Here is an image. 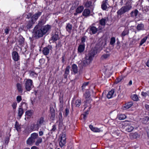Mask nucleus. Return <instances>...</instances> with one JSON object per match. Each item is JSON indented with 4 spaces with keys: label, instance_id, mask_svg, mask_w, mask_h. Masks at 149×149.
I'll list each match as a JSON object with an SVG mask.
<instances>
[{
    "label": "nucleus",
    "instance_id": "obj_1",
    "mask_svg": "<svg viewBox=\"0 0 149 149\" xmlns=\"http://www.w3.org/2000/svg\"><path fill=\"white\" fill-rule=\"evenodd\" d=\"M51 25L47 24L43 27H39L36 26L33 31V37L36 39H39L43 37L51 29Z\"/></svg>",
    "mask_w": 149,
    "mask_h": 149
},
{
    "label": "nucleus",
    "instance_id": "obj_2",
    "mask_svg": "<svg viewBox=\"0 0 149 149\" xmlns=\"http://www.w3.org/2000/svg\"><path fill=\"white\" fill-rule=\"evenodd\" d=\"M97 53V50L96 48L92 49L89 53L86 55L84 61L83 63L85 65L89 64L92 60L93 58Z\"/></svg>",
    "mask_w": 149,
    "mask_h": 149
},
{
    "label": "nucleus",
    "instance_id": "obj_3",
    "mask_svg": "<svg viewBox=\"0 0 149 149\" xmlns=\"http://www.w3.org/2000/svg\"><path fill=\"white\" fill-rule=\"evenodd\" d=\"M38 136L37 133H32L26 141V143L29 145H32L35 142L36 139H38Z\"/></svg>",
    "mask_w": 149,
    "mask_h": 149
},
{
    "label": "nucleus",
    "instance_id": "obj_4",
    "mask_svg": "<svg viewBox=\"0 0 149 149\" xmlns=\"http://www.w3.org/2000/svg\"><path fill=\"white\" fill-rule=\"evenodd\" d=\"M132 8V6L130 5L123 6L118 11L117 14L118 15H121L125 13L128 12Z\"/></svg>",
    "mask_w": 149,
    "mask_h": 149
},
{
    "label": "nucleus",
    "instance_id": "obj_5",
    "mask_svg": "<svg viewBox=\"0 0 149 149\" xmlns=\"http://www.w3.org/2000/svg\"><path fill=\"white\" fill-rule=\"evenodd\" d=\"M42 12H38L36 13L35 14L32 15V14L29 13L28 15H27V18H31V20L33 21V22H35L38 19V18L42 15Z\"/></svg>",
    "mask_w": 149,
    "mask_h": 149
},
{
    "label": "nucleus",
    "instance_id": "obj_6",
    "mask_svg": "<svg viewBox=\"0 0 149 149\" xmlns=\"http://www.w3.org/2000/svg\"><path fill=\"white\" fill-rule=\"evenodd\" d=\"M24 86L26 90L27 91H30L33 87L32 80L27 79L25 82Z\"/></svg>",
    "mask_w": 149,
    "mask_h": 149
},
{
    "label": "nucleus",
    "instance_id": "obj_7",
    "mask_svg": "<svg viewBox=\"0 0 149 149\" xmlns=\"http://www.w3.org/2000/svg\"><path fill=\"white\" fill-rule=\"evenodd\" d=\"M60 141L59 142V145L61 147H62L66 143V135L65 134H63L60 135Z\"/></svg>",
    "mask_w": 149,
    "mask_h": 149
},
{
    "label": "nucleus",
    "instance_id": "obj_8",
    "mask_svg": "<svg viewBox=\"0 0 149 149\" xmlns=\"http://www.w3.org/2000/svg\"><path fill=\"white\" fill-rule=\"evenodd\" d=\"M52 46L51 45H48L47 47L43 48L42 53L45 56L47 55L49 53V50H52Z\"/></svg>",
    "mask_w": 149,
    "mask_h": 149
},
{
    "label": "nucleus",
    "instance_id": "obj_9",
    "mask_svg": "<svg viewBox=\"0 0 149 149\" xmlns=\"http://www.w3.org/2000/svg\"><path fill=\"white\" fill-rule=\"evenodd\" d=\"M45 122V118L43 117H41L38 119L37 120L36 124L37 128H39L41 127V125L42 124Z\"/></svg>",
    "mask_w": 149,
    "mask_h": 149
},
{
    "label": "nucleus",
    "instance_id": "obj_10",
    "mask_svg": "<svg viewBox=\"0 0 149 149\" xmlns=\"http://www.w3.org/2000/svg\"><path fill=\"white\" fill-rule=\"evenodd\" d=\"M83 5L86 8H92L93 7V4L91 1L87 0L84 1Z\"/></svg>",
    "mask_w": 149,
    "mask_h": 149
},
{
    "label": "nucleus",
    "instance_id": "obj_11",
    "mask_svg": "<svg viewBox=\"0 0 149 149\" xmlns=\"http://www.w3.org/2000/svg\"><path fill=\"white\" fill-rule=\"evenodd\" d=\"M13 59L15 61H17L20 59L18 53L15 51H13L12 53Z\"/></svg>",
    "mask_w": 149,
    "mask_h": 149
},
{
    "label": "nucleus",
    "instance_id": "obj_12",
    "mask_svg": "<svg viewBox=\"0 0 149 149\" xmlns=\"http://www.w3.org/2000/svg\"><path fill=\"white\" fill-rule=\"evenodd\" d=\"M50 111L51 115L50 118L52 120H54L55 117V110L52 107H50Z\"/></svg>",
    "mask_w": 149,
    "mask_h": 149
},
{
    "label": "nucleus",
    "instance_id": "obj_13",
    "mask_svg": "<svg viewBox=\"0 0 149 149\" xmlns=\"http://www.w3.org/2000/svg\"><path fill=\"white\" fill-rule=\"evenodd\" d=\"M25 39L23 36L20 35L19 36L18 38L17 39V41L19 43V45L21 46H23L24 45Z\"/></svg>",
    "mask_w": 149,
    "mask_h": 149
},
{
    "label": "nucleus",
    "instance_id": "obj_14",
    "mask_svg": "<svg viewBox=\"0 0 149 149\" xmlns=\"http://www.w3.org/2000/svg\"><path fill=\"white\" fill-rule=\"evenodd\" d=\"M133 103L132 102H129L125 104L122 107V109L123 110H126L130 108L132 106Z\"/></svg>",
    "mask_w": 149,
    "mask_h": 149
},
{
    "label": "nucleus",
    "instance_id": "obj_15",
    "mask_svg": "<svg viewBox=\"0 0 149 149\" xmlns=\"http://www.w3.org/2000/svg\"><path fill=\"white\" fill-rule=\"evenodd\" d=\"M51 38L52 40L54 41H56L58 40L59 39L58 33L57 32H55L54 34L52 35Z\"/></svg>",
    "mask_w": 149,
    "mask_h": 149
},
{
    "label": "nucleus",
    "instance_id": "obj_16",
    "mask_svg": "<svg viewBox=\"0 0 149 149\" xmlns=\"http://www.w3.org/2000/svg\"><path fill=\"white\" fill-rule=\"evenodd\" d=\"M46 22V21L45 19H41L39 21L38 24L36 26H37L39 27H43L44 26H42Z\"/></svg>",
    "mask_w": 149,
    "mask_h": 149
},
{
    "label": "nucleus",
    "instance_id": "obj_17",
    "mask_svg": "<svg viewBox=\"0 0 149 149\" xmlns=\"http://www.w3.org/2000/svg\"><path fill=\"white\" fill-rule=\"evenodd\" d=\"M90 31L91 32L92 34H95L98 31V28L95 27L91 26L89 27Z\"/></svg>",
    "mask_w": 149,
    "mask_h": 149
},
{
    "label": "nucleus",
    "instance_id": "obj_18",
    "mask_svg": "<svg viewBox=\"0 0 149 149\" xmlns=\"http://www.w3.org/2000/svg\"><path fill=\"white\" fill-rule=\"evenodd\" d=\"M129 137L131 139L133 140L139 137V135L137 132H136L134 133H130L129 134Z\"/></svg>",
    "mask_w": 149,
    "mask_h": 149
},
{
    "label": "nucleus",
    "instance_id": "obj_19",
    "mask_svg": "<svg viewBox=\"0 0 149 149\" xmlns=\"http://www.w3.org/2000/svg\"><path fill=\"white\" fill-rule=\"evenodd\" d=\"M35 22H33V21L31 19L28 22L26 27L25 29H31L33 27V25L35 23Z\"/></svg>",
    "mask_w": 149,
    "mask_h": 149
},
{
    "label": "nucleus",
    "instance_id": "obj_20",
    "mask_svg": "<svg viewBox=\"0 0 149 149\" xmlns=\"http://www.w3.org/2000/svg\"><path fill=\"white\" fill-rule=\"evenodd\" d=\"M16 86L18 92L19 93H22L23 91L22 84L19 83H17V84Z\"/></svg>",
    "mask_w": 149,
    "mask_h": 149
},
{
    "label": "nucleus",
    "instance_id": "obj_21",
    "mask_svg": "<svg viewBox=\"0 0 149 149\" xmlns=\"http://www.w3.org/2000/svg\"><path fill=\"white\" fill-rule=\"evenodd\" d=\"M24 112L22 106H19L18 109V116L20 118L21 117Z\"/></svg>",
    "mask_w": 149,
    "mask_h": 149
},
{
    "label": "nucleus",
    "instance_id": "obj_22",
    "mask_svg": "<svg viewBox=\"0 0 149 149\" xmlns=\"http://www.w3.org/2000/svg\"><path fill=\"white\" fill-rule=\"evenodd\" d=\"M91 13V11L88 9H86L83 11L82 15L83 16L87 17L89 16Z\"/></svg>",
    "mask_w": 149,
    "mask_h": 149
},
{
    "label": "nucleus",
    "instance_id": "obj_23",
    "mask_svg": "<svg viewBox=\"0 0 149 149\" xmlns=\"http://www.w3.org/2000/svg\"><path fill=\"white\" fill-rule=\"evenodd\" d=\"M85 46V45L84 44L80 45L78 49V52L80 53L83 52L84 50Z\"/></svg>",
    "mask_w": 149,
    "mask_h": 149
},
{
    "label": "nucleus",
    "instance_id": "obj_24",
    "mask_svg": "<svg viewBox=\"0 0 149 149\" xmlns=\"http://www.w3.org/2000/svg\"><path fill=\"white\" fill-rule=\"evenodd\" d=\"M89 127L91 130L94 132H100V129L96 127H94L92 125H90Z\"/></svg>",
    "mask_w": 149,
    "mask_h": 149
},
{
    "label": "nucleus",
    "instance_id": "obj_25",
    "mask_svg": "<svg viewBox=\"0 0 149 149\" xmlns=\"http://www.w3.org/2000/svg\"><path fill=\"white\" fill-rule=\"evenodd\" d=\"M70 68V67L69 66H68L66 68L65 72V73L63 75L64 78L66 79L67 78V76L69 73V69Z\"/></svg>",
    "mask_w": 149,
    "mask_h": 149
},
{
    "label": "nucleus",
    "instance_id": "obj_26",
    "mask_svg": "<svg viewBox=\"0 0 149 149\" xmlns=\"http://www.w3.org/2000/svg\"><path fill=\"white\" fill-rule=\"evenodd\" d=\"M59 106L60 108V109H62L63 106V96L62 95L61 96H60L59 99Z\"/></svg>",
    "mask_w": 149,
    "mask_h": 149
},
{
    "label": "nucleus",
    "instance_id": "obj_27",
    "mask_svg": "<svg viewBox=\"0 0 149 149\" xmlns=\"http://www.w3.org/2000/svg\"><path fill=\"white\" fill-rule=\"evenodd\" d=\"M138 13V10L137 9H135L134 11H132L131 12V16L133 17H136Z\"/></svg>",
    "mask_w": 149,
    "mask_h": 149
},
{
    "label": "nucleus",
    "instance_id": "obj_28",
    "mask_svg": "<svg viewBox=\"0 0 149 149\" xmlns=\"http://www.w3.org/2000/svg\"><path fill=\"white\" fill-rule=\"evenodd\" d=\"M107 0H105L102 2V4L101 5V7L103 10H106L107 8Z\"/></svg>",
    "mask_w": 149,
    "mask_h": 149
},
{
    "label": "nucleus",
    "instance_id": "obj_29",
    "mask_svg": "<svg viewBox=\"0 0 149 149\" xmlns=\"http://www.w3.org/2000/svg\"><path fill=\"white\" fill-rule=\"evenodd\" d=\"M115 92L114 90L112 89L111 91H109L107 95V97L108 99H110L112 97L113 95Z\"/></svg>",
    "mask_w": 149,
    "mask_h": 149
},
{
    "label": "nucleus",
    "instance_id": "obj_30",
    "mask_svg": "<svg viewBox=\"0 0 149 149\" xmlns=\"http://www.w3.org/2000/svg\"><path fill=\"white\" fill-rule=\"evenodd\" d=\"M144 25L142 23L138 24L136 26L137 29L139 31L143 30L144 29Z\"/></svg>",
    "mask_w": 149,
    "mask_h": 149
},
{
    "label": "nucleus",
    "instance_id": "obj_31",
    "mask_svg": "<svg viewBox=\"0 0 149 149\" xmlns=\"http://www.w3.org/2000/svg\"><path fill=\"white\" fill-rule=\"evenodd\" d=\"M66 28L67 31H68L69 33H71L72 30V26L69 23L67 24Z\"/></svg>",
    "mask_w": 149,
    "mask_h": 149
},
{
    "label": "nucleus",
    "instance_id": "obj_32",
    "mask_svg": "<svg viewBox=\"0 0 149 149\" xmlns=\"http://www.w3.org/2000/svg\"><path fill=\"white\" fill-rule=\"evenodd\" d=\"M90 107H89L87 110L86 111L84 112V113L81 115V116H83V118L85 120L86 119L87 115L89 113V112L90 110Z\"/></svg>",
    "mask_w": 149,
    "mask_h": 149
},
{
    "label": "nucleus",
    "instance_id": "obj_33",
    "mask_svg": "<svg viewBox=\"0 0 149 149\" xmlns=\"http://www.w3.org/2000/svg\"><path fill=\"white\" fill-rule=\"evenodd\" d=\"M129 33V30L127 29H125L124 31L122 32L121 34V36L123 38L126 35L128 34Z\"/></svg>",
    "mask_w": 149,
    "mask_h": 149
},
{
    "label": "nucleus",
    "instance_id": "obj_34",
    "mask_svg": "<svg viewBox=\"0 0 149 149\" xmlns=\"http://www.w3.org/2000/svg\"><path fill=\"white\" fill-rule=\"evenodd\" d=\"M30 128L32 130H38L39 128H37L36 124H35V123H33L30 126Z\"/></svg>",
    "mask_w": 149,
    "mask_h": 149
},
{
    "label": "nucleus",
    "instance_id": "obj_35",
    "mask_svg": "<svg viewBox=\"0 0 149 149\" xmlns=\"http://www.w3.org/2000/svg\"><path fill=\"white\" fill-rule=\"evenodd\" d=\"M126 116L124 114H120L118 116V119L120 120H123L126 118Z\"/></svg>",
    "mask_w": 149,
    "mask_h": 149
},
{
    "label": "nucleus",
    "instance_id": "obj_36",
    "mask_svg": "<svg viewBox=\"0 0 149 149\" xmlns=\"http://www.w3.org/2000/svg\"><path fill=\"white\" fill-rule=\"evenodd\" d=\"M15 126V128L17 131H19L21 129V127H20L18 122L17 121L16 122Z\"/></svg>",
    "mask_w": 149,
    "mask_h": 149
},
{
    "label": "nucleus",
    "instance_id": "obj_37",
    "mask_svg": "<svg viewBox=\"0 0 149 149\" xmlns=\"http://www.w3.org/2000/svg\"><path fill=\"white\" fill-rule=\"evenodd\" d=\"M37 141L35 142V145L37 146L39 145L40 143H41L42 142V139L40 137H38Z\"/></svg>",
    "mask_w": 149,
    "mask_h": 149
},
{
    "label": "nucleus",
    "instance_id": "obj_38",
    "mask_svg": "<svg viewBox=\"0 0 149 149\" xmlns=\"http://www.w3.org/2000/svg\"><path fill=\"white\" fill-rule=\"evenodd\" d=\"M84 9V7L82 6L79 7L76 10L77 13H81Z\"/></svg>",
    "mask_w": 149,
    "mask_h": 149
},
{
    "label": "nucleus",
    "instance_id": "obj_39",
    "mask_svg": "<svg viewBox=\"0 0 149 149\" xmlns=\"http://www.w3.org/2000/svg\"><path fill=\"white\" fill-rule=\"evenodd\" d=\"M106 19L104 18H102L99 21L100 24L102 26H105L106 24Z\"/></svg>",
    "mask_w": 149,
    "mask_h": 149
},
{
    "label": "nucleus",
    "instance_id": "obj_40",
    "mask_svg": "<svg viewBox=\"0 0 149 149\" xmlns=\"http://www.w3.org/2000/svg\"><path fill=\"white\" fill-rule=\"evenodd\" d=\"M81 104V100L80 99H78L75 102V106L78 107Z\"/></svg>",
    "mask_w": 149,
    "mask_h": 149
},
{
    "label": "nucleus",
    "instance_id": "obj_41",
    "mask_svg": "<svg viewBox=\"0 0 149 149\" xmlns=\"http://www.w3.org/2000/svg\"><path fill=\"white\" fill-rule=\"evenodd\" d=\"M149 120V118L148 117H146L143 118L142 120V123L143 124H147Z\"/></svg>",
    "mask_w": 149,
    "mask_h": 149
},
{
    "label": "nucleus",
    "instance_id": "obj_42",
    "mask_svg": "<svg viewBox=\"0 0 149 149\" xmlns=\"http://www.w3.org/2000/svg\"><path fill=\"white\" fill-rule=\"evenodd\" d=\"M64 127V128L63 130V132H65L64 130L65 129V127H64V125H63V123L62 122H59L58 125L59 129H62L63 127Z\"/></svg>",
    "mask_w": 149,
    "mask_h": 149
},
{
    "label": "nucleus",
    "instance_id": "obj_43",
    "mask_svg": "<svg viewBox=\"0 0 149 149\" xmlns=\"http://www.w3.org/2000/svg\"><path fill=\"white\" fill-rule=\"evenodd\" d=\"M148 38V37L147 36H146L144 38H143V39H142L140 43V45H142L144 42H146V41L147 39Z\"/></svg>",
    "mask_w": 149,
    "mask_h": 149
},
{
    "label": "nucleus",
    "instance_id": "obj_44",
    "mask_svg": "<svg viewBox=\"0 0 149 149\" xmlns=\"http://www.w3.org/2000/svg\"><path fill=\"white\" fill-rule=\"evenodd\" d=\"M131 98L134 101H137L138 100V97L135 94L132 95L131 96Z\"/></svg>",
    "mask_w": 149,
    "mask_h": 149
},
{
    "label": "nucleus",
    "instance_id": "obj_45",
    "mask_svg": "<svg viewBox=\"0 0 149 149\" xmlns=\"http://www.w3.org/2000/svg\"><path fill=\"white\" fill-rule=\"evenodd\" d=\"M69 113V110L68 108H66L65 110V111L63 113V115L65 116H67Z\"/></svg>",
    "mask_w": 149,
    "mask_h": 149
},
{
    "label": "nucleus",
    "instance_id": "obj_46",
    "mask_svg": "<svg viewBox=\"0 0 149 149\" xmlns=\"http://www.w3.org/2000/svg\"><path fill=\"white\" fill-rule=\"evenodd\" d=\"M134 129V127L132 126H129L126 129V130L128 132H130L132 131Z\"/></svg>",
    "mask_w": 149,
    "mask_h": 149
},
{
    "label": "nucleus",
    "instance_id": "obj_47",
    "mask_svg": "<svg viewBox=\"0 0 149 149\" xmlns=\"http://www.w3.org/2000/svg\"><path fill=\"white\" fill-rule=\"evenodd\" d=\"M123 79V77H119L117 78L116 81H115V83L116 84L118 83L120 81Z\"/></svg>",
    "mask_w": 149,
    "mask_h": 149
},
{
    "label": "nucleus",
    "instance_id": "obj_48",
    "mask_svg": "<svg viewBox=\"0 0 149 149\" xmlns=\"http://www.w3.org/2000/svg\"><path fill=\"white\" fill-rule=\"evenodd\" d=\"M116 41L115 38L114 37H112L111 39L110 44L111 45H113Z\"/></svg>",
    "mask_w": 149,
    "mask_h": 149
},
{
    "label": "nucleus",
    "instance_id": "obj_49",
    "mask_svg": "<svg viewBox=\"0 0 149 149\" xmlns=\"http://www.w3.org/2000/svg\"><path fill=\"white\" fill-rule=\"evenodd\" d=\"M26 115L29 117H30L32 115V112L31 110L27 111L25 112Z\"/></svg>",
    "mask_w": 149,
    "mask_h": 149
},
{
    "label": "nucleus",
    "instance_id": "obj_50",
    "mask_svg": "<svg viewBox=\"0 0 149 149\" xmlns=\"http://www.w3.org/2000/svg\"><path fill=\"white\" fill-rule=\"evenodd\" d=\"M109 56V55L108 54H103L101 56L102 59H106Z\"/></svg>",
    "mask_w": 149,
    "mask_h": 149
},
{
    "label": "nucleus",
    "instance_id": "obj_51",
    "mask_svg": "<svg viewBox=\"0 0 149 149\" xmlns=\"http://www.w3.org/2000/svg\"><path fill=\"white\" fill-rule=\"evenodd\" d=\"M86 38L87 37L86 36H84L81 38V44H84L83 43L85 42Z\"/></svg>",
    "mask_w": 149,
    "mask_h": 149
},
{
    "label": "nucleus",
    "instance_id": "obj_52",
    "mask_svg": "<svg viewBox=\"0 0 149 149\" xmlns=\"http://www.w3.org/2000/svg\"><path fill=\"white\" fill-rule=\"evenodd\" d=\"M56 129V124H54L52 126V128L50 131L52 132H54L55 131Z\"/></svg>",
    "mask_w": 149,
    "mask_h": 149
},
{
    "label": "nucleus",
    "instance_id": "obj_53",
    "mask_svg": "<svg viewBox=\"0 0 149 149\" xmlns=\"http://www.w3.org/2000/svg\"><path fill=\"white\" fill-rule=\"evenodd\" d=\"M55 43L56 44V48H58L59 47H61L62 46L61 41H59L57 44L56 43V42H55Z\"/></svg>",
    "mask_w": 149,
    "mask_h": 149
},
{
    "label": "nucleus",
    "instance_id": "obj_54",
    "mask_svg": "<svg viewBox=\"0 0 149 149\" xmlns=\"http://www.w3.org/2000/svg\"><path fill=\"white\" fill-rule=\"evenodd\" d=\"M22 97L21 96H17L16 98V100L18 103L19 102L22 100Z\"/></svg>",
    "mask_w": 149,
    "mask_h": 149
},
{
    "label": "nucleus",
    "instance_id": "obj_55",
    "mask_svg": "<svg viewBox=\"0 0 149 149\" xmlns=\"http://www.w3.org/2000/svg\"><path fill=\"white\" fill-rule=\"evenodd\" d=\"M17 106V103L16 102H14L12 104V106L13 109H15Z\"/></svg>",
    "mask_w": 149,
    "mask_h": 149
},
{
    "label": "nucleus",
    "instance_id": "obj_56",
    "mask_svg": "<svg viewBox=\"0 0 149 149\" xmlns=\"http://www.w3.org/2000/svg\"><path fill=\"white\" fill-rule=\"evenodd\" d=\"M10 140V138L9 136H7L5 139V143L7 144L8 143L9 141Z\"/></svg>",
    "mask_w": 149,
    "mask_h": 149
},
{
    "label": "nucleus",
    "instance_id": "obj_57",
    "mask_svg": "<svg viewBox=\"0 0 149 149\" xmlns=\"http://www.w3.org/2000/svg\"><path fill=\"white\" fill-rule=\"evenodd\" d=\"M30 75L31 76L34 77H37V74L33 71H31L30 73Z\"/></svg>",
    "mask_w": 149,
    "mask_h": 149
},
{
    "label": "nucleus",
    "instance_id": "obj_58",
    "mask_svg": "<svg viewBox=\"0 0 149 149\" xmlns=\"http://www.w3.org/2000/svg\"><path fill=\"white\" fill-rule=\"evenodd\" d=\"M59 118L60 120H62V113L61 112H59Z\"/></svg>",
    "mask_w": 149,
    "mask_h": 149
},
{
    "label": "nucleus",
    "instance_id": "obj_59",
    "mask_svg": "<svg viewBox=\"0 0 149 149\" xmlns=\"http://www.w3.org/2000/svg\"><path fill=\"white\" fill-rule=\"evenodd\" d=\"M39 62L40 64H42L44 63L45 62V60L43 58L39 60Z\"/></svg>",
    "mask_w": 149,
    "mask_h": 149
},
{
    "label": "nucleus",
    "instance_id": "obj_60",
    "mask_svg": "<svg viewBox=\"0 0 149 149\" xmlns=\"http://www.w3.org/2000/svg\"><path fill=\"white\" fill-rule=\"evenodd\" d=\"M141 95L143 96L144 97H146L147 96V91L146 92H142L141 93Z\"/></svg>",
    "mask_w": 149,
    "mask_h": 149
},
{
    "label": "nucleus",
    "instance_id": "obj_61",
    "mask_svg": "<svg viewBox=\"0 0 149 149\" xmlns=\"http://www.w3.org/2000/svg\"><path fill=\"white\" fill-rule=\"evenodd\" d=\"M9 29L8 28H6L4 29L5 33L6 34H8L9 33Z\"/></svg>",
    "mask_w": 149,
    "mask_h": 149
},
{
    "label": "nucleus",
    "instance_id": "obj_62",
    "mask_svg": "<svg viewBox=\"0 0 149 149\" xmlns=\"http://www.w3.org/2000/svg\"><path fill=\"white\" fill-rule=\"evenodd\" d=\"M89 84V82H84L83 83L82 87V88L85 87L86 86H87Z\"/></svg>",
    "mask_w": 149,
    "mask_h": 149
},
{
    "label": "nucleus",
    "instance_id": "obj_63",
    "mask_svg": "<svg viewBox=\"0 0 149 149\" xmlns=\"http://www.w3.org/2000/svg\"><path fill=\"white\" fill-rule=\"evenodd\" d=\"M84 95L85 96L86 98H88L90 96V94L88 93H86L84 94Z\"/></svg>",
    "mask_w": 149,
    "mask_h": 149
},
{
    "label": "nucleus",
    "instance_id": "obj_64",
    "mask_svg": "<svg viewBox=\"0 0 149 149\" xmlns=\"http://www.w3.org/2000/svg\"><path fill=\"white\" fill-rule=\"evenodd\" d=\"M145 107L146 109L148 111H149V105L147 104H146Z\"/></svg>",
    "mask_w": 149,
    "mask_h": 149
}]
</instances>
